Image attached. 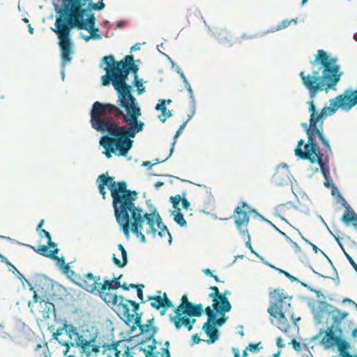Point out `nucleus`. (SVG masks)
<instances>
[{"label":"nucleus","instance_id":"obj_1","mask_svg":"<svg viewBox=\"0 0 357 357\" xmlns=\"http://www.w3.org/2000/svg\"><path fill=\"white\" fill-rule=\"evenodd\" d=\"M123 116V111L110 103L96 101L91 111V127L97 131L107 132V135L100 139V144L105 149L104 154L107 158L112 153L126 156L131 149L137 133L143 130L144 123L130 119Z\"/></svg>","mask_w":357,"mask_h":357},{"label":"nucleus","instance_id":"obj_2","mask_svg":"<svg viewBox=\"0 0 357 357\" xmlns=\"http://www.w3.org/2000/svg\"><path fill=\"white\" fill-rule=\"evenodd\" d=\"M114 177L109 176L107 174H102L98 176L96 182L99 192L104 199L106 197L105 186L108 185L112 197V206L116 222L122 231L128 233L130 221L134 220L135 216H141L145 213L135 204L137 199V192L128 190L126 181H114Z\"/></svg>","mask_w":357,"mask_h":357},{"label":"nucleus","instance_id":"obj_3","mask_svg":"<svg viewBox=\"0 0 357 357\" xmlns=\"http://www.w3.org/2000/svg\"><path fill=\"white\" fill-rule=\"evenodd\" d=\"M59 16L55 21V28L52 30L57 35L59 45L61 49V56L63 65L72 60L73 42L70 39L72 29H85L90 32V35H95L93 39L100 40L102 36L99 33V29L95 27L96 17L93 13H89L86 19L85 16H79L71 13L64 14L58 11Z\"/></svg>","mask_w":357,"mask_h":357},{"label":"nucleus","instance_id":"obj_4","mask_svg":"<svg viewBox=\"0 0 357 357\" xmlns=\"http://www.w3.org/2000/svg\"><path fill=\"white\" fill-rule=\"evenodd\" d=\"M321 75H319V68L313 70L312 74L305 75L304 71H301L298 74L301 83L309 96H317L321 91L328 93L329 91H336L337 86L344 75L340 66H326L321 68Z\"/></svg>","mask_w":357,"mask_h":357},{"label":"nucleus","instance_id":"obj_5","mask_svg":"<svg viewBox=\"0 0 357 357\" xmlns=\"http://www.w3.org/2000/svg\"><path fill=\"white\" fill-rule=\"evenodd\" d=\"M114 80L113 86L117 93V105L125 109L121 117L138 120L142 115L135 98L131 94V86L126 83L129 75L128 70L123 66L122 61L114 59Z\"/></svg>","mask_w":357,"mask_h":357},{"label":"nucleus","instance_id":"obj_6","mask_svg":"<svg viewBox=\"0 0 357 357\" xmlns=\"http://www.w3.org/2000/svg\"><path fill=\"white\" fill-rule=\"evenodd\" d=\"M135 218L130 221L128 233L123 231L125 236H129L131 231L136 236L140 238L141 242L145 243L146 238L143 231L147 235L155 237L156 234L160 237L167 235L168 241L172 243V236L167 227L163 225L162 218L158 212L154 211L152 213H145L141 216H135Z\"/></svg>","mask_w":357,"mask_h":357},{"label":"nucleus","instance_id":"obj_7","mask_svg":"<svg viewBox=\"0 0 357 357\" xmlns=\"http://www.w3.org/2000/svg\"><path fill=\"white\" fill-rule=\"evenodd\" d=\"M203 311V305L201 303L195 305L188 301L186 295H183L181 303L174 310L175 314L171 316L169 319L176 330L184 327L190 331L196 322V319L192 317H200Z\"/></svg>","mask_w":357,"mask_h":357},{"label":"nucleus","instance_id":"obj_8","mask_svg":"<svg viewBox=\"0 0 357 357\" xmlns=\"http://www.w3.org/2000/svg\"><path fill=\"white\" fill-rule=\"evenodd\" d=\"M329 104V107H324L319 111L324 120L335 114L338 109L348 112L357 105V88L346 89L342 93L330 99Z\"/></svg>","mask_w":357,"mask_h":357},{"label":"nucleus","instance_id":"obj_9","mask_svg":"<svg viewBox=\"0 0 357 357\" xmlns=\"http://www.w3.org/2000/svg\"><path fill=\"white\" fill-rule=\"evenodd\" d=\"M98 291L105 303L114 306L117 314L123 321H131L132 316L130 314V310L132 309V312H135L138 311L139 308V304L135 301L126 299L121 296H117L112 291L99 289Z\"/></svg>","mask_w":357,"mask_h":357},{"label":"nucleus","instance_id":"obj_10","mask_svg":"<svg viewBox=\"0 0 357 357\" xmlns=\"http://www.w3.org/2000/svg\"><path fill=\"white\" fill-rule=\"evenodd\" d=\"M62 2L61 8L59 10L64 14L71 13L79 16H86L91 13V10H102L105 5L102 1L93 3V0H59Z\"/></svg>","mask_w":357,"mask_h":357},{"label":"nucleus","instance_id":"obj_11","mask_svg":"<svg viewBox=\"0 0 357 357\" xmlns=\"http://www.w3.org/2000/svg\"><path fill=\"white\" fill-rule=\"evenodd\" d=\"M326 335L319 340V344L325 349H334L337 351L342 349H351V344L347 340L341 325L328 326L325 328Z\"/></svg>","mask_w":357,"mask_h":357},{"label":"nucleus","instance_id":"obj_12","mask_svg":"<svg viewBox=\"0 0 357 357\" xmlns=\"http://www.w3.org/2000/svg\"><path fill=\"white\" fill-rule=\"evenodd\" d=\"M303 301H306L307 305L310 307L314 320V324L317 326L323 323L324 312L330 310V313L336 312L341 317L342 321L344 320L348 316L349 313L346 311H341L333 305L328 303L326 301L318 300L316 301L312 298L302 297Z\"/></svg>","mask_w":357,"mask_h":357},{"label":"nucleus","instance_id":"obj_13","mask_svg":"<svg viewBox=\"0 0 357 357\" xmlns=\"http://www.w3.org/2000/svg\"><path fill=\"white\" fill-rule=\"evenodd\" d=\"M307 138V142L305 139H300L296 148L294 149V155L298 160H308L312 155L319 154L321 151L317 141V137L313 135L307 130H304Z\"/></svg>","mask_w":357,"mask_h":357},{"label":"nucleus","instance_id":"obj_14","mask_svg":"<svg viewBox=\"0 0 357 357\" xmlns=\"http://www.w3.org/2000/svg\"><path fill=\"white\" fill-rule=\"evenodd\" d=\"M130 315L132 316V319L131 321H124L126 324L132 323L134 324L132 327V330L138 327L140 331V333L144 336L145 340H152V344L148 346L149 350L151 346L155 345L153 349H156V345L158 344L155 339L154 338L155 335L157 333L158 328L153 326V319H149L147 321L146 324H142V313H138L137 311L132 312V309L130 310Z\"/></svg>","mask_w":357,"mask_h":357},{"label":"nucleus","instance_id":"obj_15","mask_svg":"<svg viewBox=\"0 0 357 357\" xmlns=\"http://www.w3.org/2000/svg\"><path fill=\"white\" fill-rule=\"evenodd\" d=\"M250 214L253 215L255 218H258L261 221L264 220V217L259 214L255 208H250L248 211L241 210L240 208L234 209V225L242 237H245V234L249 233L247 227L250 222Z\"/></svg>","mask_w":357,"mask_h":357},{"label":"nucleus","instance_id":"obj_16","mask_svg":"<svg viewBox=\"0 0 357 357\" xmlns=\"http://www.w3.org/2000/svg\"><path fill=\"white\" fill-rule=\"evenodd\" d=\"M206 314H207V321L203 326V330L208 336L209 340H207L208 344L215 342L219 337L218 331L215 326H221L223 324V314L217 319L215 310L211 309V307L208 306L205 309Z\"/></svg>","mask_w":357,"mask_h":357},{"label":"nucleus","instance_id":"obj_17","mask_svg":"<svg viewBox=\"0 0 357 357\" xmlns=\"http://www.w3.org/2000/svg\"><path fill=\"white\" fill-rule=\"evenodd\" d=\"M331 195L335 197L337 202L345 208L341 217V221L346 226H353L355 229H357V214L344 199L338 188L335 189V192H331Z\"/></svg>","mask_w":357,"mask_h":357},{"label":"nucleus","instance_id":"obj_18","mask_svg":"<svg viewBox=\"0 0 357 357\" xmlns=\"http://www.w3.org/2000/svg\"><path fill=\"white\" fill-rule=\"evenodd\" d=\"M76 336L75 347H79L81 352L86 357H90L93 354L100 352V345L98 342L96 336L86 337L84 334Z\"/></svg>","mask_w":357,"mask_h":357},{"label":"nucleus","instance_id":"obj_19","mask_svg":"<svg viewBox=\"0 0 357 357\" xmlns=\"http://www.w3.org/2000/svg\"><path fill=\"white\" fill-rule=\"evenodd\" d=\"M269 314L270 321L274 324L273 318L277 319L278 324L277 328L284 333H289V324L285 316V310L283 306L277 307L276 304H269V307L267 310Z\"/></svg>","mask_w":357,"mask_h":357},{"label":"nucleus","instance_id":"obj_20","mask_svg":"<svg viewBox=\"0 0 357 357\" xmlns=\"http://www.w3.org/2000/svg\"><path fill=\"white\" fill-rule=\"evenodd\" d=\"M100 276H94L92 273H88L83 278L78 277L77 284L89 293L98 291L100 289Z\"/></svg>","mask_w":357,"mask_h":357},{"label":"nucleus","instance_id":"obj_21","mask_svg":"<svg viewBox=\"0 0 357 357\" xmlns=\"http://www.w3.org/2000/svg\"><path fill=\"white\" fill-rule=\"evenodd\" d=\"M33 298V302L29 303V307H33L34 304L38 303L37 307L42 318L44 319L50 318L51 313L54 311V305L49 301L39 300L40 298L36 291H34Z\"/></svg>","mask_w":357,"mask_h":357},{"label":"nucleus","instance_id":"obj_22","mask_svg":"<svg viewBox=\"0 0 357 357\" xmlns=\"http://www.w3.org/2000/svg\"><path fill=\"white\" fill-rule=\"evenodd\" d=\"M314 56V60L310 61V63L313 66H319V70H321V68H324L326 66H340L337 57L330 56L327 52L322 49L318 50Z\"/></svg>","mask_w":357,"mask_h":357},{"label":"nucleus","instance_id":"obj_23","mask_svg":"<svg viewBox=\"0 0 357 357\" xmlns=\"http://www.w3.org/2000/svg\"><path fill=\"white\" fill-rule=\"evenodd\" d=\"M317 96H309L310 99L306 102V104L308 105L307 110L310 113L309 123H307V126H314L324 123V119L315 105L314 99Z\"/></svg>","mask_w":357,"mask_h":357},{"label":"nucleus","instance_id":"obj_24","mask_svg":"<svg viewBox=\"0 0 357 357\" xmlns=\"http://www.w3.org/2000/svg\"><path fill=\"white\" fill-rule=\"evenodd\" d=\"M111 349L114 352V356L107 357H134L132 348H130L126 341L120 340L111 345Z\"/></svg>","mask_w":357,"mask_h":357},{"label":"nucleus","instance_id":"obj_25","mask_svg":"<svg viewBox=\"0 0 357 357\" xmlns=\"http://www.w3.org/2000/svg\"><path fill=\"white\" fill-rule=\"evenodd\" d=\"M102 60L107 66L105 68L106 74L102 77V84L107 86L111 82L113 85L114 80V56L112 55L106 56L102 58Z\"/></svg>","mask_w":357,"mask_h":357},{"label":"nucleus","instance_id":"obj_26","mask_svg":"<svg viewBox=\"0 0 357 357\" xmlns=\"http://www.w3.org/2000/svg\"><path fill=\"white\" fill-rule=\"evenodd\" d=\"M213 292L209 296L213 298L212 310L220 315L223 314V293L219 291L218 288L215 286L210 288Z\"/></svg>","mask_w":357,"mask_h":357},{"label":"nucleus","instance_id":"obj_27","mask_svg":"<svg viewBox=\"0 0 357 357\" xmlns=\"http://www.w3.org/2000/svg\"><path fill=\"white\" fill-rule=\"evenodd\" d=\"M291 178L294 179V182H296V180L294 178L289 170H286L282 173L276 169L275 173L271 178V182L276 186L280 187L287 185L289 181L292 183Z\"/></svg>","mask_w":357,"mask_h":357},{"label":"nucleus","instance_id":"obj_28","mask_svg":"<svg viewBox=\"0 0 357 357\" xmlns=\"http://www.w3.org/2000/svg\"><path fill=\"white\" fill-rule=\"evenodd\" d=\"M329 154L327 151H321L319 154H315L305 160L311 165L317 164L319 167H329Z\"/></svg>","mask_w":357,"mask_h":357},{"label":"nucleus","instance_id":"obj_29","mask_svg":"<svg viewBox=\"0 0 357 357\" xmlns=\"http://www.w3.org/2000/svg\"><path fill=\"white\" fill-rule=\"evenodd\" d=\"M149 299L151 301V305L156 310H159L162 307H173V303L172 301L167 298L166 293L163 294V297L160 296H154L149 297Z\"/></svg>","mask_w":357,"mask_h":357},{"label":"nucleus","instance_id":"obj_30","mask_svg":"<svg viewBox=\"0 0 357 357\" xmlns=\"http://www.w3.org/2000/svg\"><path fill=\"white\" fill-rule=\"evenodd\" d=\"M264 220H262V222H264L269 225L273 229L274 231L278 232L284 238V239L289 243L291 245V247L293 248L295 252H301V248L298 245L297 243L294 242L289 236H288L284 232L281 231L275 225H274L271 221L268 220L267 218H264Z\"/></svg>","mask_w":357,"mask_h":357},{"label":"nucleus","instance_id":"obj_31","mask_svg":"<svg viewBox=\"0 0 357 357\" xmlns=\"http://www.w3.org/2000/svg\"><path fill=\"white\" fill-rule=\"evenodd\" d=\"M169 342H165L164 347L160 349V351H156L153 353V349L155 345L151 346L149 350L145 351L146 356L147 357H170V354L169 351Z\"/></svg>","mask_w":357,"mask_h":357},{"label":"nucleus","instance_id":"obj_32","mask_svg":"<svg viewBox=\"0 0 357 357\" xmlns=\"http://www.w3.org/2000/svg\"><path fill=\"white\" fill-rule=\"evenodd\" d=\"M28 246L30 248H31L32 250H33L35 252H36L37 253H38L43 256L50 257L51 259H56V260H60V259L56 256V254L59 252L58 248H55L52 250H49L48 248L50 247L48 246V245H42L38 248H36V247L30 245H28Z\"/></svg>","mask_w":357,"mask_h":357},{"label":"nucleus","instance_id":"obj_33","mask_svg":"<svg viewBox=\"0 0 357 357\" xmlns=\"http://www.w3.org/2000/svg\"><path fill=\"white\" fill-rule=\"evenodd\" d=\"M270 303L276 304L277 307L283 306L286 303V299L288 296L285 295L283 292L280 293V289H276L269 293Z\"/></svg>","mask_w":357,"mask_h":357},{"label":"nucleus","instance_id":"obj_34","mask_svg":"<svg viewBox=\"0 0 357 357\" xmlns=\"http://www.w3.org/2000/svg\"><path fill=\"white\" fill-rule=\"evenodd\" d=\"M121 277V275L116 278H114L112 280H105L103 284L100 282V289L107 291H113L121 288V284L119 281Z\"/></svg>","mask_w":357,"mask_h":357},{"label":"nucleus","instance_id":"obj_35","mask_svg":"<svg viewBox=\"0 0 357 357\" xmlns=\"http://www.w3.org/2000/svg\"><path fill=\"white\" fill-rule=\"evenodd\" d=\"M301 126L304 129L309 131L313 135L317 137L318 138H321L325 136L323 124H319L314 126H307V123L302 122L301 123Z\"/></svg>","mask_w":357,"mask_h":357},{"label":"nucleus","instance_id":"obj_36","mask_svg":"<svg viewBox=\"0 0 357 357\" xmlns=\"http://www.w3.org/2000/svg\"><path fill=\"white\" fill-rule=\"evenodd\" d=\"M120 61H122L123 66L126 68V69L128 70L129 73L130 72H132L135 76L137 75V71L139 68L138 66L135 63L132 55H128Z\"/></svg>","mask_w":357,"mask_h":357},{"label":"nucleus","instance_id":"obj_37","mask_svg":"<svg viewBox=\"0 0 357 357\" xmlns=\"http://www.w3.org/2000/svg\"><path fill=\"white\" fill-rule=\"evenodd\" d=\"M155 109L161 112V114L158 115V119L162 123L165 122L167 119L172 116L171 111L168 110L165 106V100H160V103H158L155 106Z\"/></svg>","mask_w":357,"mask_h":357},{"label":"nucleus","instance_id":"obj_38","mask_svg":"<svg viewBox=\"0 0 357 357\" xmlns=\"http://www.w3.org/2000/svg\"><path fill=\"white\" fill-rule=\"evenodd\" d=\"M174 215V221L181 227H185L187 225V222L185 220L183 215L181 212V209L178 208V211H174L172 212Z\"/></svg>","mask_w":357,"mask_h":357},{"label":"nucleus","instance_id":"obj_39","mask_svg":"<svg viewBox=\"0 0 357 357\" xmlns=\"http://www.w3.org/2000/svg\"><path fill=\"white\" fill-rule=\"evenodd\" d=\"M121 259H119L116 257V255L114 254L112 257V260L114 263L119 267H123L127 264V252L126 250L122 251L121 252Z\"/></svg>","mask_w":357,"mask_h":357},{"label":"nucleus","instance_id":"obj_40","mask_svg":"<svg viewBox=\"0 0 357 357\" xmlns=\"http://www.w3.org/2000/svg\"><path fill=\"white\" fill-rule=\"evenodd\" d=\"M330 310H327L326 312H324V314H327L328 315V318H327V320H326V324H328V319L331 317V319L333 320V323L332 325H341L342 324V319H341V317H340V315L336 312H331L330 313L329 312Z\"/></svg>","mask_w":357,"mask_h":357},{"label":"nucleus","instance_id":"obj_41","mask_svg":"<svg viewBox=\"0 0 357 357\" xmlns=\"http://www.w3.org/2000/svg\"><path fill=\"white\" fill-rule=\"evenodd\" d=\"M290 206L295 210H298V206L295 205L292 202H287L286 203L280 204L275 208V213H282L285 211L287 206Z\"/></svg>","mask_w":357,"mask_h":357},{"label":"nucleus","instance_id":"obj_42","mask_svg":"<svg viewBox=\"0 0 357 357\" xmlns=\"http://www.w3.org/2000/svg\"><path fill=\"white\" fill-rule=\"evenodd\" d=\"M262 349L263 347L261 346V342H250L247 346V349H249V351H251L252 354H257Z\"/></svg>","mask_w":357,"mask_h":357},{"label":"nucleus","instance_id":"obj_43","mask_svg":"<svg viewBox=\"0 0 357 357\" xmlns=\"http://www.w3.org/2000/svg\"><path fill=\"white\" fill-rule=\"evenodd\" d=\"M133 85L137 88L138 94L140 95V94L143 93L145 91V89L143 86V84H142V79H138V76L137 75L135 76V79H134V82H133Z\"/></svg>","mask_w":357,"mask_h":357},{"label":"nucleus","instance_id":"obj_44","mask_svg":"<svg viewBox=\"0 0 357 357\" xmlns=\"http://www.w3.org/2000/svg\"><path fill=\"white\" fill-rule=\"evenodd\" d=\"M319 139L321 141V144L325 147V149H326L325 151H328L330 155H333V151H332V149H331V146L330 141L326 137V136L325 135V136H324V137H322L321 138H319Z\"/></svg>","mask_w":357,"mask_h":357},{"label":"nucleus","instance_id":"obj_45","mask_svg":"<svg viewBox=\"0 0 357 357\" xmlns=\"http://www.w3.org/2000/svg\"><path fill=\"white\" fill-rule=\"evenodd\" d=\"M324 185L326 188H330L331 190V192H335V189H337V185L333 183V179L331 177L325 178V181L324 182Z\"/></svg>","mask_w":357,"mask_h":357},{"label":"nucleus","instance_id":"obj_46","mask_svg":"<svg viewBox=\"0 0 357 357\" xmlns=\"http://www.w3.org/2000/svg\"><path fill=\"white\" fill-rule=\"evenodd\" d=\"M181 197L179 195H177L176 196H172L170 197V202L172 204L173 207L175 208L174 211H178V208H179L178 204L181 202Z\"/></svg>","mask_w":357,"mask_h":357},{"label":"nucleus","instance_id":"obj_47","mask_svg":"<svg viewBox=\"0 0 357 357\" xmlns=\"http://www.w3.org/2000/svg\"><path fill=\"white\" fill-rule=\"evenodd\" d=\"M350 349H342L339 352V356L340 357H357V354H351L349 351Z\"/></svg>","mask_w":357,"mask_h":357},{"label":"nucleus","instance_id":"obj_48","mask_svg":"<svg viewBox=\"0 0 357 357\" xmlns=\"http://www.w3.org/2000/svg\"><path fill=\"white\" fill-rule=\"evenodd\" d=\"M40 231L43 234H44L45 236L47 238V244H48L49 247H56V244L52 241L51 235H50V232H48L47 231H46L45 229H40Z\"/></svg>","mask_w":357,"mask_h":357},{"label":"nucleus","instance_id":"obj_49","mask_svg":"<svg viewBox=\"0 0 357 357\" xmlns=\"http://www.w3.org/2000/svg\"><path fill=\"white\" fill-rule=\"evenodd\" d=\"M291 23V21H289V20H288V19H284V20H282L276 26V29H280V30L285 29V28L288 27Z\"/></svg>","mask_w":357,"mask_h":357},{"label":"nucleus","instance_id":"obj_50","mask_svg":"<svg viewBox=\"0 0 357 357\" xmlns=\"http://www.w3.org/2000/svg\"><path fill=\"white\" fill-rule=\"evenodd\" d=\"M326 331H326V330H325V328H321V329H320V330L319 331V333H318L316 335H314V336L312 337L310 339V340L311 342H315V341H317V340H319H319H321V339H320V337H321L322 335H324H324H326Z\"/></svg>","mask_w":357,"mask_h":357},{"label":"nucleus","instance_id":"obj_51","mask_svg":"<svg viewBox=\"0 0 357 357\" xmlns=\"http://www.w3.org/2000/svg\"><path fill=\"white\" fill-rule=\"evenodd\" d=\"M248 238L247 241L245 242V245L247 248H248L251 253L255 255V253H257L252 248V245H251V238H250V235L249 233L248 234H245V236Z\"/></svg>","mask_w":357,"mask_h":357},{"label":"nucleus","instance_id":"obj_52","mask_svg":"<svg viewBox=\"0 0 357 357\" xmlns=\"http://www.w3.org/2000/svg\"><path fill=\"white\" fill-rule=\"evenodd\" d=\"M301 205V208H298V210L301 213H304L305 215H310V208L307 204L305 203L302 204L301 202H299Z\"/></svg>","mask_w":357,"mask_h":357},{"label":"nucleus","instance_id":"obj_53","mask_svg":"<svg viewBox=\"0 0 357 357\" xmlns=\"http://www.w3.org/2000/svg\"><path fill=\"white\" fill-rule=\"evenodd\" d=\"M319 171L324 179L331 177L330 174V167H319Z\"/></svg>","mask_w":357,"mask_h":357},{"label":"nucleus","instance_id":"obj_54","mask_svg":"<svg viewBox=\"0 0 357 357\" xmlns=\"http://www.w3.org/2000/svg\"><path fill=\"white\" fill-rule=\"evenodd\" d=\"M292 345L293 349L296 351H301V347L300 342H298L295 338L292 339L289 342Z\"/></svg>","mask_w":357,"mask_h":357},{"label":"nucleus","instance_id":"obj_55","mask_svg":"<svg viewBox=\"0 0 357 357\" xmlns=\"http://www.w3.org/2000/svg\"><path fill=\"white\" fill-rule=\"evenodd\" d=\"M139 287H144V285L135 284H130L129 285H127L126 283L121 285V288H122L124 290H129L130 288L137 289Z\"/></svg>","mask_w":357,"mask_h":357},{"label":"nucleus","instance_id":"obj_56","mask_svg":"<svg viewBox=\"0 0 357 357\" xmlns=\"http://www.w3.org/2000/svg\"><path fill=\"white\" fill-rule=\"evenodd\" d=\"M255 255L260 259V261L265 264L266 266H269L271 268H275V266L271 263H269L268 261H266L261 255H260L259 253H255Z\"/></svg>","mask_w":357,"mask_h":357},{"label":"nucleus","instance_id":"obj_57","mask_svg":"<svg viewBox=\"0 0 357 357\" xmlns=\"http://www.w3.org/2000/svg\"><path fill=\"white\" fill-rule=\"evenodd\" d=\"M299 259L301 262L305 266H307L310 263L307 255L303 252L302 253V255L300 257Z\"/></svg>","mask_w":357,"mask_h":357},{"label":"nucleus","instance_id":"obj_58","mask_svg":"<svg viewBox=\"0 0 357 357\" xmlns=\"http://www.w3.org/2000/svg\"><path fill=\"white\" fill-rule=\"evenodd\" d=\"M231 310V304L227 296H225V314Z\"/></svg>","mask_w":357,"mask_h":357},{"label":"nucleus","instance_id":"obj_59","mask_svg":"<svg viewBox=\"0 0 357 357\" xmlns=\"http://www.w3.org/2000/svg\"><path fill=\"white\" fill-rule=\"evenodd\" d=\"M312 271L314 274L318 275L319 277L320 278H324V279H328V278H330V277L328 276H325L318 272H317L314 268L312 267V266L311 265V264L310 263L307 266Z\"/></svg>","mask_w":357,"mask_h":357},{"label":"nucleus","instance_id":"obj_60","mask_svg":"<svg viewBox=\"0 0 357 357\" xmlns=\"http://www.w3.org/2000/svg\"><path fill=\"white\" fill-rule=\"evenodd\" d=\"M312 271L314 274L318 275L319 277L320 278H324V279H328V278H330V277L328 276H325L318 272H317L314 268L312 267V266L311 265V264L310 263L307 266Z\"/></svg>","mask_w":357,"mask_h":357},{"label":"nucleus","instance_id":"obj_61","mask_svg":"<svg viewBox=\"0 0 357 357\" xmlns=\"http://www.w3.org/2000/svg\"><path fill=\"white\" fill-rule=\"evenodd\" d=\"M275 343L279 349H282L285 347V344L283 342V339L281 337H278L276 338Z\"/></svg>","mask_w":357,"mask_h":357},{"label":"nucleus","instance_id":"obj_62","mask_svg":"<svg viewBox=\"0 0 357 357\" xmlns=\"http://www.w3.org/2000/svg\"><path fill=\"white\" fill-rule=\"evenodd\" d=\"M238 208H240L241 210H243V208H247L248 210H249L250 208H251L246 201H242L241 204L240 206H237L235 208V209H237Z\"/></svg>","mask_w":357,"mask_h":357},{"label":"nucleus","instance_id":"obj_63","mask_svg":"<svg viewBox=\"0 0 357 357\" xmlns=\"http://www.w3.org/2000/svg\"><path fill=\"white\" fill-rule=\"evenodd\" d=\"M287 278H288L291 282H301V281L298 280V278L294 277V275H291L289 273L287 272V275H285Z\"/></svg>","mask_w":357,"mask_h":357},{"label":"nucleus","instance_id":"obj_64","mask_svg":"<svg viewBox=\"0 0 357 357\" xmlns=\"http://www.w3.org/2000/svg\"><path fill=\"white\" fill-rule=\"evenodd\" d=\"M181 202L182 203L183 208L185 209H188L190 206V203L185 198H181Z\"/></svg>","mask_w":357,"mask_h":357}]
</instances>
